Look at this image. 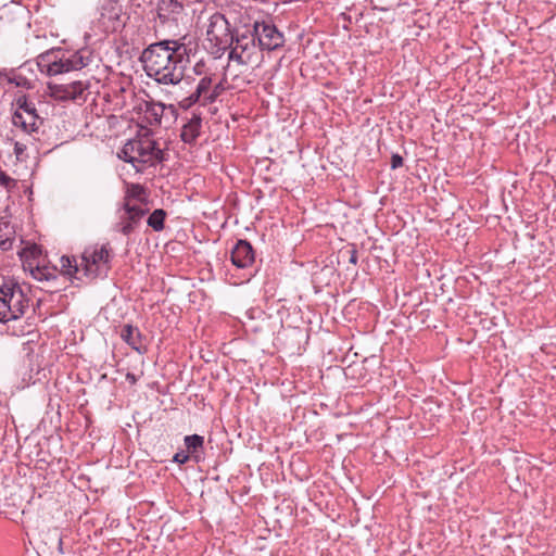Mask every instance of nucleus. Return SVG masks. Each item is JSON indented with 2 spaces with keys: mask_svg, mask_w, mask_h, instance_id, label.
I'll list each match as a JSON object with an SVG mask.
<instances>
[{
  "mask_svg": "<svg viewBox=\"0 0 556 556\" xmlns=\"http://www.w3.org/2000/svg\"><path fill=\"white\" fill-rule=\"evenodd\" d=\"M119 9L112 8L108 13L101 14V21L103 26L106 29H110L112 31L116 30L121 25L122 22L119 21Z\"/></svg>",
  "mask_w": 556,
  "mask_h": 556,
  "instance_id": "19",
  "label": "nucleus"
},
{
  "mask_svg": "<svg viewBox=\"0 0 556 556\" xmlns=\"http://www.w3.org/2000/svg\"><path fill=\"white\" fill-rule=\"evenodd\" d=\"M22 261L23 267L29 273L40 264H43L47 260L43 255L41 245H25L18 253Z\"/></svg>",
  "mask_w": 556,
  "mask_h": 556,
  "instance_id": "11",
  "label": "nucleus"
},
{
  "mask_svg": "<svg viewBox=\"0 0 556 556\" xmlns=\"http://www.w3.org/2000/svg\"><path fill=\"white\" fill-rule=\"evenodd\" d=\"M122 339L129 344L135 351L139 353L146 352V346L142 343V337L140 331L137 328H134L130 325L124 326L121 332Z\"/></svg>",
  "mask_w": 556,
  "mask_h": 556,
  "instance_id": "14",
  "label": "nucleus"
},
{
  "mask_svg": "<svg viewBox=\"0 0 556 556\" xmlns=\"http://www.w3.org/2000/svg\"><path fill=\"white\" fill-rule=\"evenodd\" d=\"M237 243L243 244V243H249V242H248L247 240L239 239V240L237 241Z\"/></svg>",
  "mask_w": 556,
  "mask_h": 556,
  "instance_id": "33",
  "label": "nucleus"
},
{
  "mask_svg": "<svg viewBox=\"0 0 556 556\" xmlns=\"http://www.w3.org/2000/svg\"><path fill=\"white\" fill-rule=\"evenodd\" d=\"M201 99L203 100V98L197 91H194L189 97L179 101V106L184 110H188L189 108H191L194 103H197Z\"/></svg>",
  "mask_w": 556,
  "mask_h": 556,
  "instance_id": "25",
  "label": "nucleus"
},
{
  "mask_svg": "<svg viewBox=\"0 0 556 556\" xmlns=\"http://www.w3.org/2000/svg\"><path fill=\"white\" fill-rule=\"evenodd\" d=\"M109 262V252L101 245L88 247L79 257L63 255L60 258V270L74 279H83L84 277H94L100 274Z\"/></svg>",
  "mask_w": 556,
  "mask_h": 556,
  "instance_id": "2",
  "label": "nucleus"
},
{
  "mask_svg": "<svg viewBox=\"0 0 556 556\" xmlns=\"http://www.w3.org/2000/svg\"><path fill=\"white\" fill-rule=\"evenodd\" d=\"M37 65L41 73L55 76L80 70L85 66V62L78 53L67 54L61 50H51L38 56Z\"/></svg>",
  "mask_w": 556,
  "mask_h": 556,
  "instance_id": "5",
  "label": "nucleus"
},
{
  "mask_svg": "<svg viewBox=\"0 0 556 556\" xmlns=\"http://www.w3.org/2000/svg\"><path fill=\"white\" fill-rule=\"evenodd\" d=\"M207 39L215 46L225 47L229 45L233 36L231 35L229 23L223 14H213L206 29Z\"/></svg>",
  "mask_w": 556,
  "mask_h": 556,
  "instance_id": "9",
  "label": "nucleus"
},
{
  "mask_svg": "<svg viewBox=\"0 0 556 556\" xmlns=\"http://www.w3.org/2000/svg\"><path fill=\"white\" fill-rule=\"evenodd\" d=\"M29 307V299L16 282L0 286V324L22 318Z\"/></svg>",
  "mask_w": 556,
  "mask_h": 556,
  "instance_id": "4",
  "label": "nucleus"
},
{
  "mask_svg": "<svg viewBox=\"0 0 556 556\" xmlns=\"http://www.w3.org/2000/svg\"><path fill=\"white\" fill-rule=\"evenodd\" d=\"M403 165V159L399 154H393L391 157V167L397 168Z\"/></svg>",
  "mask_w": 556,
  "mask_h": 556,
  "instance_id": "29",
  "label": "nucleus"
},
{
  "mask_svg": "<svg viewBox=\"0 0 556 556\" xmlns=\"http://www.w3.org/2000/svg\"><path fill=\"white\" fill-rule=\"evenodd\" d=\"M14 240V226L8 220L0 219V243H12Z\"/></svg>",
  "mask_w": 556,
  "mask_h": 556,
  "instance_id": "21",
  "label": "nucleus"
},
{
  "mask_svg": "<svg viewBox=\"0 0 556 556\" xmlns=\"http://www.w3.org/2000/svg\"><path fill=\"white\" fill-rule=\"evenodd\" d=\"M166 213L163 210H155L147 220L148 226L159 231L163 229Z\"/></svg>",
  "mask_w": 556,
  "mask_h": 556,
  "instance_id": "23",
  "label": "nucleus"
},
{
  "mask_svg": "<svg viewBox=\"0 0 556 556\" xmlns=\"http://www.w3.org/2000/svg\"><path fill=\"white\" fill-rule=\"evenodd\" d=\"M230 257L233 265L244 268L254 262L255 253L252 245H233Z\"/></svg>",
  "mask_w": 556,
  "mask_h": 556,
  "instance_id": "12",
  "label": "nucleus"
},
{
  "mask_svg": "<svg viewBox=\"0 0 556 556\" xmlns=\"http://www.w3.org/2000/svg\"><path fill=\"white\" fill-rule=\"evenodd\" d=\"M251 34L258 40L262 50H275L283 43L282 34L270 22H255Z\"/></svg>",
  "mask_w": 556,
  "mask_h": 556,
  "instance_id": "8",
  "label": "nucleus"
},
{
  "mask_svg": "<svg viewBox=\"0 0 556 556\" xmlns=\"http://www.w3.org/2000/svg\"><path fill=\"white\" fill-rule=\"evenodd\" d=\"M141 59L150 77L160 84L176 85L185 75L187 48L177 41H161L146 49Z\"/></svg>",
  "mask_w": 556,
  "mask_h": 556,
  "instance_id": "1",
  "label": "nucleus"
},
{
  "mask_svg": "<svg viewBox=\"0 0 556 556\" xmlns=\"http://www.w3.org/2000/svg\"><path fill=\"white\" fill-rule=\"evenodd\" d=\"M203 438L198 434L187 435L185 438V444L189 452H194L197 448L203 445Z\"/></svg>",
  "mask_w": 556,
  "mask_h": 556,
  "instance_id": "24",
  "label": "nucleus"
},
{
  "mask_svg": "<svg viewBox=\"0 0 556 556\" xmlns=\"http://www.w3.org/2000/svg\"><path fill=\"white\" fill-rule=\"evenodd\" d=\"M167 108L161 102L148 103L144 111V118L150 125H160L162 116Z\"/></svg>",
  "mask_w": 556,
  "mask_h": 556,
  "instance_id": "17",
  "label": "nucleus"
},
{
  "mask_svg": "<svg viewBox=\"0 0 556 556\" xmlns=\"http://www.w3.org/2000/svg\"><path fill=\"white\" fill-rule=\"evenodd\" d=\"M0 185L10 189L14 185V180L4 173H0Z\"/></svg>",
  "mask_w": 556,
  "mask_h": 556,
  "instance_id": "27",
  "label": "nucleus"
},
{
  "mask_svg": "<svg viewBox=\"0 0 556 556\" xmlns=\"http://www.w3.org/2000/svg\"><path fill=\"white\" fill-rule=\"evenodd\" d=\"M182 5L177 0H159L157 2V16L165 23L179 14Z\"/></svg>",
  "mask_w": 556,
  "mask_h": 556,
  "instance_id": "15",
  "label": "nucleus"
},
{
  "mask_svg": "<svg viewBox=\"0 0 556 556\" xmlns=\"http://www.w3.org/2000/svg\"><path fill=\"white\" fill-rule=\"evenodd\" d=\"M30 275L39 281H48L55 278L54 268L47 266V261L43 264H40L37 267H35L30 271Z\"/></svg>",
  "mask_w": 556,
  "mask_h": 556,
  "instance_id": "20",
  "label": "nucleus"
},
{
  "mask_svg": "<svg viewBox=\"0 0 556 556\" xmlns=\"http://www.w3.org/2000/svg\"><path fill=\"white\" fill-rule=\"evenodd\" d=\"M144 199V189L140 185H130L127 189L125 202L140 203Z\"/></svg>",
  "mask_w": 556,
  "mask_h": 556,
  "instance_id": "22",
  "label": "nucleus"
},
{
  "mask_svg": "<svg viewBox=\"0 0 556 556\" xmlns=\"http://www.w3.org/2000/svg\"><path fill=\"white\" fill-rule=\"evenodd\" d=\"M211 91H218V92H219V86H218V85H217V86H215V88H214V89H212V88H211Z\"/></svg>",
  "mask_w": 556,
  "mask_h": 556,
  "instance_id": "34",
  "label": "nucleus"
},
{
  "mask_svg": "<svg viewBox=\"0 0 556 556\" xmlns=\"http://www.w3.org/2000/svg\"><path fill=\"white\" fill-rule=\"evenodd\" d=\"M200 66H201V64H199V63H198V64L195 65V67H194V71H195L198 74H200V73H201V72H200Z\"/></svg>",
  "mask_w": 556,
  "mask_h": 556,
  "instance_id": "32",
  "label": "nucleus"
},
{
  "mask_svg": "<svg viewBox=\"0 0 556 556\" xmlns=\"http://www.w3.org/2000/svg\"><path fill=\"white\" fill-rule=\"evenodd\" d=\"M188 459H189V455L185 452H178L174 456V462H176L178 464H185L188 462Z\"/></svg>",
  "mask_w": 556,
  "mask_h": 556,
  "instance_id": "28",
  "label": "nucleus"
},
{
  "mask_svg": "<svg viewBox=\"0 0 556 556\" xmlns=\"http://www.w3.org/2000/svg\"><path fill=\"white\" fill-rule=\"evenodd\" d=\"M350 262L353 263V264H356V262H357V256H356V251L355 250H353L351 252Z\"/></svg>",
  "mask_w": 556,
  "mask_h": 556,
  "instance_id": "31",
  "label": "nucleus"
},
{
  "mask_svg": "<svg viewBox=\"0 0 556 556\" xmlns=\"http://www.w3.org/2000/svg\"><path fill=\"white\" fill-rule=\"evenodd\" d=\"M126 380L130 383V384H135L137 382V378L134 374H130L128 372L126 375Z\"/></svg>",
  "mask_w": 556,
  "mask_h": 556,
  "instance_id": "30",
  "label": "nucleus"
},
{
  "mask_svg": "<svg viewBox=\"0 0 556 556\" xmlns=\"http://www.w3.org/2000/svg\"><path fill=\"white\" fill-rule=\"evenodd\" d=\"M37 121L38 116L33 111H15L12 115L13 125L28 134L37 129Z\"/></svg>",
  "mask_w": 556,
  "mask_h": 556,
  "instance_id": "13",
  "label": "nucleus"
},
{
  "mask_svg": "<svg viewBox=\"0 0 556 556\" xmlns=\"http://www.w3.org/2000/svg\"><path fill=\"white\" fill-rule=\"evenodd\" d=\"M168 109L174 112V106L173 105H169Z\"/></svg>",
  "mask_w": 556,
  "mask_h": 556,
  "instance_id": "35",
  "label": "nucleus"
},
{
  "mask_svg": "<svg viewBox=\"0 0 556 556\" xmlns=\"http://www.w3.org/2000/svg\"><path fill=\"white\" fill-rule=\"evenodd\" d=\"M117 155L140 172L144 164H153L161 160L162 151L152 138L146 136L128 140Z\"/></svg>",
  "mask_w": 556,
  "mask_h": 556,
  "instance_id": "3",
  "label": "nucleus"
},
{
  "mask_svg": "<svg viewBox=\"0 0 556 556\" xmlns=\"http://www.w3.org/2000/svg\"><path fill=\"white\" fill-rule=\"evenodd\" d=\"M147 208L142 203H131L127 201L118 212L119 222L116 224V230L124 233H131L146 215Z\"/></svg>",
  "mask_w": 556,
  "mask_h": 556,
  "instance_id": "7",
  "label": "nucleus"
},
{
  "mask_svg": "<svg viewBox=\"0 0 556 556\" xmlns=\"http://www.w3.org/2000/svg\"><path fill=\"white\" fill-rule=\"evenodd\" d=\"M20 243H21V244H24V243H26V242H25L23 239H21V240H20Z\"/></svg>",
  "mask_w": 556,
  "mask_h": 556,
  "instance_id": "36",
  "label": "nucleus"
},
{
  "mask_svg": "<svg viewBox=\"0 0 556 556\" xmlns=\"http://www.w3.org/2000/svg\"><path fill=\"white\" fill-rule=\"evenodd\" d=\"M17 109L16 111H33L36 112V109L33 103H29L25 97H20L16 100Z\"/></svg>",
  "mask_w": 556,
  "mask_h": 556,
  "instance_id": "26",
  "label": "nucleus"
},
{
  "mask_svg": "<svg viewBox=\"0 0 556 556\" xmlns=\"http://www.w3.org/2000/svg\"><path fill=\"white\" fill-rule=\"evenodd\" d=\"M201 117L199 115H194L187 124L184 125L181 129V140L186 143H192L200 135L201 130Z\"/></svg>",
  "mask_w": 556,
  "mask_h": 556,
  "instance_id": "16",
  "label": "nucleus"
},
{
  "mask_svg": "<svg viewBox=\"0 0 556 556\" xmlns=\"http://www.w3.org/2000/svg\"><path fill=\"white\" fill-rule=\"evenodd\" d=\"M86 89L87 86L80 80L71 84H48V94L58 101L76 100L83 97Z\"/></svg>",
  "mask_w": 556,
  "mask_h": 556,
  "instance_id": "10",
  "label": "nucleus"
},
{
  "mask_svg": "<svg viewBox=\"0 0 556 556\" xmlns=\"http://www.w3.org/2000/svg\"><path fill=\"white\" fill-rule=\"evenodd\" d=\"M212 78L204 76L200 79L195 91L203 98V104L212 103L218 97V91H211Z\"/></svg>",
  "mask_w": 556,
  "mask_h": 556,
  "instance_id": "18",
  "label": "nucleus"
},
{
  "mask_svg": "<svg viewBox=\"0 0 556 556\" xmlns=\"http://www.w3.org/2000/svg\"><path fill=\"white\" fill-rule=\"evenodd\" d=\"M229 59L240 65L257 66L262 61V49L255 43L254 35L247 31L237 35L236 39L229 43Z\"/></svg>",
  "mask_w": 556,
  "mask_h": 556,
  "instance_id": "6",
  "label": "nucleus"
}]
</instances>
